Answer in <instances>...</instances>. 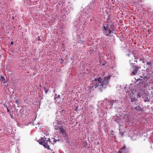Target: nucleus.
<instances>
[{"label":"nucleus","instance_id":"14","mask_svg":"<svg viewBox=\"0 0 153 153\" xmlns=\"http://www.w3.org/2000/svg\"><path fill=\"white\" fill-rule=\"evenodd\" d=\"M0 80L2 82L4 83H5L6 82H7L6 80L5 77L2 76H1Z\"/></svg>","mask_w":153,"mask_h":153},{"label":"nucleus","instance_id":"37","mask_svg":"<svg viewBox=\"0 0 153 153\" xmlns=\"http://www.w3.org/2000/svg\"><path fill=\"white\" fill-rule=\"evenodd\" d=\"M83 41H82V43L83 44Z\"/></svg>","mask_w":153,"mask_h":153},{"label":"nucleus","instance_id":"26","mask_svg":"<svg viewBox=\"0 0 153 153\" xmlns=\"http://www.w3.org/2000/svg\"><path fill=\"white\" fill-rule=\"evenodd\" d=\"M56 95H57V94H56L55 95V96H54V99H55V100H56Z\"/></svg>","mask_w":153,"mask_h":153},{"label":"nucleus","instance_id":"35","mask_svg":"<svg viewBox=\"0 0 153 153\" xmlns=\"http://www.w3.org/2000/svg\"><path fill=\"white\" fill-rule=\"evenodd\" d=\"M139 90L140 91V92L141 91L140 90Z\"/></svg>","mask_w":153,"mask_h":153},{"label":"nucleus","instance_id":"17","mask_svg":"<svg viewBox=\"0 0 153 153\" xmlns=\"http://www.w3.org/2000/svg\"><path fill=\"white\" fill-rule=\"evenodd\" d=\"M149 72L150 74H153V70H152V69H151V70L150 71V72Z\"/></svg>","mask_w":153,"mask_h":153},{"label":"nucleus","instance_id":"5","mask_svg":"<svg viewBox=\"0 0 153 153\" xmlns=\"http://www.w3.org/2000/svg\"><path fill=\"white\" fill-rule=\"evenodd\" d=\"M132 61V60H129V61L130 62V63L131 64L130 65L131 66L132 68H133V70L131 73V75H134L136 74L137 73V71L138 70L139 68L138 66H134V64H135V63H131V62Z\"/></svg>","mask_w":153,"mask_h":153},{"label":"nucleus","instance_id":"18","mask_svg":"<svg viewBox=\"0 0 153 153\" xmlns=\"http://www.w3.org/2000/svg\"><path fill=\"white\" fill-rule=\"evenodd\" d=\"M54 139V140L53 141L55 143L57 141L59 142L60 141L59 139L57 140V139H56L55 138H54V139Z\"/></svg>","mask_w":153,"mask_h":153},{"label":"nucleus","instance_id":"25","mask_svg":"<svg viewBox=\"0 0 153 153\" xmlns=\"http://www.w3.org/2000/svg\"><path fill=\"white\" fill-rule=\"evenodd\" d=\"M60 95H58L57 97H56V98H60Z\"/></svg>","mask_w":153,"mask_h":153},{"label":"nucleus","instance_id":"3","mask_svg":"<svg viewBox=\"0 0 153 153\" xmlns=\"http://www.w3.org/2000/svg\"><path fill=\"white\" fill-rule=\"evenodd\" d=\"M103 33L106 36H109V34L111 33H115L113 32H112L113 30L112 27H113L112 25H109V24L106 25L105 26L104 24L103 25Z\"/></svg>","mask_w":153,"mask_h":153},{"label":"nucleus","instance_id":"27","mask_svg":"<svg viewBox=\"0 0 153 153\" xmlns=\"http://www.w3.org/2000/svg\"><path fill=\"white\" fill-rule=\"evenodd\" d=\"M13 41L11 42H10V45H13Z\"/></svg>","mask_w":153,"mask_h":153},{"label":"nucleus","instance_id":"34","mask_svg":"<svg viewBox=\"0 0 153 153\" xmlns=\"http://www.w3.org/2000/svg\"><path fill=\"white\" fill-rule=\"evenodd\" d=\"M117 122H118V123H119V121H117Z\"/></svg>","mask_w":153,"mask_h":153},{"label":"nucleus","instance_id":"32","mask_svg":"<svg viewBox=\"0 0 153 153\" xmlns=\"http://www.w3.org/2000/svg\"><path fill=\"white\" fill-rule=\"evenodd\" d=\"M134 62H137V60H135L134 61Z\"/></svg>","mask_w":153,"mask_h":153},{"label":"nucleus","instance_id":"12","mask_svg":"<svg viewBox=\"0 0 153 153\" xmlns=\"http://www.w3.org/2000/svg\"><path fill=\"white\" fill-rule=\"evenodd\" d=\"M135 93L136 94V95H137V97H141L140 95L141 94V92L139 90H134Z\"/></svg>","mask_w":153,"mask_h":153},{"label":"nucleus","instance_id":"4","mask_svg":"<svg viewBox=\"0 0 153 153\" xmlns=\"http://www.w3.org/2000/svg\"><path fill=\"white\" fill-rule=\"evenodd\" d=\"M130 91L131 93L130 92V91L129 92L130 99L132 102H135L137 100V99L136 98V94L134 92V90L131 89Z\"/></svg>","mask_w":153,"mask_h":153},{"label":"nucleus","instance_id":"30","mask_svg":"<svg viewBox=\"0 0 153 153\" xmlns=\"http://www.w3.org/2000/svg\"><path fill=\"white\" fill-rule=\"evenodd\" d=\"M143 59H140V61H143Z\"/></svg>","mask_w":153,"mask_h":153},{"label":"nucleus","instance_id":"16","mask_svg":"<svg viewBox=\"0 0 153 153\" xmlns=\"http://www.w3.org/2000/svg\"><path fill=\"white\" fill-rule=\"evenodd\" d=\"M149 83V81L147 82V80H146L144 81L143 84H144L145 85H147Z\"/></svg>","mask_w":153,"mask_h":153},{"label":"nucleus","instance_id":"24","mask_svg":"<svg viewBox=\"0 0 153 153\" xmlns=\"http://www.w3.org/2000/svg\"><path fill=\"white\" fill-rule=\"evenodd\" d=\"M7 108V112H9V114H10V110H9V109H8V108Z\"/></svg>","mask_w":153,"mask_h":153},{"label":"nucleus","instance_id":"11","mask_svg":"<svg viewBox=\"0 0 153 153\" xmlns=\"http://www.w3.org/2000/svg\"><path fill=\"white\" fill-rule=\"evenodd\" d=\"M133 108L136 110L137 112L140 111H142L143 110V109L141 107L137 106L136 107H133Z\"/></svg>","mask_w":153,"mask_h":153},{"label":"nucleus","instance_id":"8","mask_svg":"<svg viewBox=\"0 0 153 153\" xmlns=\"http://www.w3.org/2000/svg\"><path fill=\"white\" fill-rule=\"evenodd\" d=\"M136 80L135 82V84L137 85H139L141 86L143 85L144 82L143 81V79H140V78H139L137 79L135 78Z\"/></svg>","mask_w":153,"mask_h":153},{"label":"nucleus","instance_id":"10","mask_svg":"<svg viewBox=\"0 0 153 153\" xmlns=\"http://www.w3.org/2000/svg\"><path fill=\"white\" fill-rule=\"evenodd\" d=\"M58 128L60 130V133H62L63 136L65 135V136L66 135V134L65 132V131L64 130V128L62 127H59Z\"/></svg>","mask_w":153,"mask_h":153},{"label":"nucleus","instance_id":"9","mask_svg":"<svg viewBox=\"0 0 153 153\" xmlns=\"http://www.w3.org/2000/svg\"><path fill=\"white\" fill-rule=\"evenodd\" d=\"M138 76L140 79L145 80L148 79L147 77L146 76L145 74L143 73H140L138 74Z\"/></svg>","mask_w":153,"mask_h":153},{"label":"nucleus","instance_id":"19","mask_svg":"<svg viewBox=\"0 0 153 153\" xmlns=\"http://www.w3.org/2000/svg\"><path fill=\"white\" fill-rule=\"evenodd\" d=\"M49 91V89H47L46 90H45V93L46 94H47L48 93V92Z\"/></svg>","mask_w":153,"mask_h":153},{"label":"nucleus","instance_id":"36","mask_svg":"<svg viewBox=\"0 0 153 153\" xmlns=\"http://www.w3.org/2000/svg\"><path fill=\"white\" fill-rule=\"evenodd\" d=\"M11 117H12V116H11V114H10Z\"/></svg>","mask_w":153,"mask_h":153},{"label":"nucleus","instance_id":"22","mask_svg":"<svg viewBox=\"0 0 153 153\" xmlns=\"http://www.w3.org/2000/svg\"><path fill=\"white\" fill-rule=\"evenodd\" d=\"M15 102L16 103V104H18L19 102V101H18V100H16V102Z\"/></svg>","mask_w":153,"mask_h":153},{"label":"nucleus","instance_id":"20","mask_svg":"<svg viewBox=\"0 0 153 153\" xmlns=\"http://www.w3.org/2000/svg\"><path fill=\"white\" fill-rule=\"evenodd\" d=\"M131 52H129V53H128V54H127V55L128 56H129V57L130 56H131L132 57V56L131 55H130V53Z\"/></svg>","mask_w":153,"mask_h":153},{"label":"nucleus","instance_id":"23","mask_svg":"<svg viewBox=\"0 0 153 153\" xmlns=\"http://www.w3.org/2000/svg\"><path fill=\"white\" fill-rule=\"evenodd\" d=\"M146 61H147L146 60L145 61H144L143 60L142 62L143 63H145L146 62Z\"/></svg>","mask_w":153,"mask_h":153},{"label":"nucleus","instance_id":"15","mask_svg":"<svg viewBox=\"0 0 153 153\" xmlns=\"http://www.w3.org/2000/svg\"><path fill=\"white\" fill-rule=\"evenodd\" d=\"M130 55H131L132 56V57H134V58L136 59H138V56H135L134 53H133L132 52H131L130 53Z\"/></svg>","mask_w":153,"mask_h":153},{"label":"nucleus","instance_id":"28","mask_svg":"<svg viewBox=\"0 0 153 153\" xmlns=\"http://www.w3.org/2000/svg\"><path fill=\"white\" fill-rule=\"evenodd\" d=\"M55 91H56V90L55 89H53V92H54V93H55Z\"/></svg>","mask_w":153,"mask_h":153},{"label":"nucleus","instance_id":"38","mask_svg":"<svg viewBox=\"0 0 153 153\" xmlns=\"http://www.w3.org/2000/svg\"><path fill=\"white\" fill-rule=\"evenodd\" d=\"M53 153H54V152H53Z\"/></svg>","mask_w":153,"mask_h":153},{"label":"nucleus","instance_id":"13","mask_svg":"<svg viewBox=\"0 0 153 153\" xmlns=\"http://www.w3.org/2000/svg\"><path fill=\"white\" fill-rule=\"evenodd\" d=\"M109 103H110V104L111 105V106H112L114 103L117 104L118 103V101L117 100H112L109 101Z\"/></svg>","mask_w":153,"mask_h":153},{"label":"nucleus","instance_id":"2","mask_svg":"<svg viewBox=\"0 0 153 153\" xmlns=\"http://www.w3.org/2000/svg\"><path fill=\"white\" fill-rule=\"evenodd\" d=\"M37 142L39 144L43 145L45 148H47L48 150L50 149L49 146L51 143L50 138H42L41 139L38 140Z\"/></svg>","mask_w":153,"mask_h":153},{"label":"nucleus","instance_id":"33","mask_svg":"<svg viewBox=\"0 0 153 153\" xmlns=\"http://www.w3.org/2000/svg\"><path fill=\"white\" fill-rule=\"evenodd\" d=\"M62 45L63 46V47H64V46H65V45L64 44H63Z\"/></svg>","mask_w":153,"mask_h":153},{"label":"nucleus","instance_id":"31","mask_svg":"<svg viewBox=\"0 0 153 153\" xmlns=\"http://www.w3.org/2000/svg\"><path fill=\"white\" fill-rule=\"evenodd\" d=\"M44 90H46V88H45V87H44Z\"/></svg>","mask_w":153,"mask_h":153},{"label":"nucleus","instance_id":"21","mask_svg":"<svg viewBox=\"0 0 153 153\" xmlns=\"http://www.w3.org/2000/svg\"><path fill=\"white\" fill-rule=\"evenodd\" d=\"M78 109V107L77 106L75 108V111H77V110Z\"/></svg>","mask_w":153,"mask_h":153},{"label":"nucleus","instance_id":"1","mask_svg":"<svg viewBox=\"0 0 153 153\" xmlns=\"http://www.w3.org/2000/svg\"><path fill=\"white\" fill-rule=\"evenodd\" d=\"M105 73L102 74V77L101 76L96 78L92 81L94 85L93 87L97 89L101 92L106 89V87L108 85L109 82V79L111 76L110 75L108 76L104 77Z\"/></svg>","mask_w":153,"mask_h":153},{"label":"nucleus","instance_id":"29","mask_svg":"<svg viewBox=\"0 0 153 153\" xmlns=\"http://www.w3.org/2000/svg\"><path fill=\"white\" fill-rule=\"evenodd\" d=\"M38 37L39 38V39H38V40L39 41H40L41 40H40V38H39V36H38Z\"/></svg>","mask_w":153,"mask_h":153},{"label":"nucleus","instance_id":"7","mask_svg":"<svg viewBox=\"0 0 153 153\" xmlns=\"http://www.w3.org/2000/svg\"><path fill=\"white\" fill-rule=\"evenodd\" d=\"M147 65L148 66L146 69L147 72H150L151 69H152L153 66L152 65V62L151 61H146Z\"/></svg>","mask_w":153,"mask_h":153},{"label":"nucleus","instance_id":"6","mask_svg":"<svg viewBox=\"0 0 153 153\" xmlns=\"http://www.w3.org/2000/svg\"><path fill=\"white\" fill-rule=\"evenodd\" d=\"M130 150L129 148L124 145L118 151V153H128L130 152Z\"/></svg>","mask_w":153,"mask_h":153}]
</instances>
